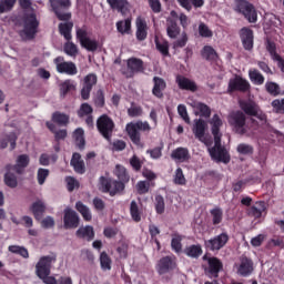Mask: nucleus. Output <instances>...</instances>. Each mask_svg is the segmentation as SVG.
<instances>
[{
    "mask_svg": "<svg viewBox=\"0 0 284 284\" xmlns=\"http://www.w3.org/2000/svg\"><path fill=\"white\" fill-rule=\"evenodd\" d=\"M93 103L95 108H105V93L102 89H99L94 97H93Z\"/></svg>",
    "mask_w": 284,
    "mask_h": 284,
    "instance_id": "nucleus-51",
    "label": "nucleus"
},
{
    "mask_svg": "<svg viewBox=\"0 0 284 284\" xmlns=\"http://www.w3.org/2000/svg\"><path fill=\"white\" fill-rule=\"evenodd\" d=\"M171 159L179 163H187V161L192 159V155H190V150L187 148L179 146L172 151Z\"/></svg>",
    "mask_w": 284,
    "mask_h": 284,
    "instance_id": "nucleus-25",
    "label": "nucleus"
},
{
    "mask_svg": "<svg viewBox=\"0 0 284 284\" xmlns=\"http://www.w3.org/2000/svg\"><path fill=\"white\" fill-rule=\"evenodd\" d=\"M234 10L239 14H243L244 19H246L248 23H256V21H258L256 8H254V4L247 0H235Z\"/></svg>",
    "mask_w": 284,
    "mask_h": 284,
    "instance_id": "nucleus-3",
    "label": "nucleus"
},
{
    "mask_svg": "<svg viewBox=\"0 0 284 284\" xmlns=\"http://www.w3.org/2000/svg\"><path fill=\"white\" fill-rule=\"evenodd\" d=\"M165 88H168V83L163 78H160V77L153 78V89H152L153 97H156V99H163V92H165Z\"/></svg>",
    "mask_w": 284,
    "mask_h": 284,
    "instance_id": "nucleus-26",
    "label": "nucleus"
},
{
    "mask_svg": "<svg viewBox=\"0 0 284 284\" xmlns=\"http://www.w3.org/2000/svg\"><path fill=\"white\" fill-rule=\"evenodd\" d=\"M128 71L122 70V74L126 79H132L134 74H143L145 72V63L139 58H129L126 60Z\"/></svg>",
    "mask_w": 284,
    "mask_h": 284,
    "instance_id": "nucleus-11",
    "label": "nucleus"
},
{
    "mask_svg": "<svg viewBox=\"0 0 284 284\" xmlns=\"http://www.w3.org/2000/svg\"><path fill=\"white\" fill-rule=\"evenodd\" d=\"M155 48L162 57H170V42L168 40L155 38Z\"/></svg>",
    "mask_w": 284,
    "mask_h": 284,
    "instance_id": "nucleus-39",
    "label": "nucleus"
},
{
    "mask_svg": "<svg viewBox=\"0 0 284 284\" xmlns=\"http://www.w3.org/2000/svg\"><path fill=\"white\" fill-rule=\"evenodd\" d=\"M141 214L142 212L139 210V204L136 203V201H131L130 215L132 221H134L135 223H141Z\"/></svg>",
    "mask_w": 284,
    "mask_h": 284,
    "instance_id": "nucleus-50",
    "label": "nucleus"
},
{
    "mask_svg": "<svg viewBox=\"0 0 284 284\" xmlns=\"http://www.w3.org/2000/svg\"><path fill=\"white\" fill-rule=\"evenodd\" d=\"M73 139L80 150H85V131L82 128H78L73 131Z\"/></svg>",
    "mask_w": 284,
    "mask_h": 284,
    "instance_id": "nucleus-36",
    "label": "nucleus"
},
{
    "mask_svg": "<svg viewBox=\"0 0 284 284\" xmlns=\"http://www.w3.org/2000/svg\"><path fill=\"white\" fill-rule=\"evenodd\" d=\"M271 105L275 114H284V98L273 100Z\"/></svg>",
    "mask_w": 284,
    "mask_h": 284,
    "instance_id": "nucleus-57",
    "label": "nucleus"
},
{
    "mask_svg": "<svg viewBox=\"0 0 284 284\" xmlns=\"http://www.w3.org/2000/svg\"><path fill=\"white\" fill-rule=\"evenodd\" d=\"M239 154H243L244 156H247L250 154H254V146L245 143H241L236 148Z\"/></svg>",
    "mask_w": 284,
    "mask_h": 284,
    "instance_id": "nucleus-61",
    "label": "nucleus"
},
{
    "mask_svg": "<svg viewBox=\"0 0 284 284\" xmlns=\"http://www.w3.org/2000/svg\"><path fill=\"white\" fill-rule=\"evenodd\" d=\"M146 154H150V158L153 160H159L161 156H163V144L160 146H155L153 149L146 150Z\"/></svg>",
    "mask_w": 284,
    "mask_h": 284,
    "instance_id": "nucleus-59",
    "label": "nucleus"
},
{
    "mask_svg": "<svg viewBox=\"0 0 284 284\" xmlns=\"http://www.w3.org/2000/svg\"><path fill=\"white\" fill-rule=\"evenodd\" d=\"M199 34L202 39H212L214 37V32L204 22L199 24Z\"/></svg>",
    "mask_w": 284,
    "mask_h": 284,
    "instance_id": "nucleus-53",
    "label": "nucleus"
},
{
    "mask_svg": "<svg viewBox=\"0 0 284 284\" xmlns=\"http://www.w3.org/2000/svg\"><path fill=\"white\" fill-rule=\"evenodd\" d=\"M106 3L110 6L111 10H116L121 14H125L130 2L128 0H106Z\"/></svg>",
    "mask_w": 284,
    "mask_h": 284,
    "instance_id": "nucleus-31",
    "label": "nucleus"
},
{
    "mask_svg": "<svg viewBox=\"0 0 284 284\" xmlns=\"http://www.w3.org/2000/svg\"><path fill=\"white\" fill-rule=\"evenodd\" d=\"M98 132L105 139V141H112V134H114V120L108 114H102L97 120Z\"/></svg>",
    "mask_w": 284,
    "mask_h": 284,
    "instance_id": "nucleus-7",
    "label": "nucleus"
},
{
    "mask_svg": "<svg viewBox=\"0 0 284 284\" xmlns=\"http://www.w3.org/2000/svg\"><path fill=\"white\" fill-rule=\"evenodd\" d=\"M264 88L271 97H280L281 94V85L276 82L267 81Z\"/></svg>",
    "mask_w": 284,
    "mask_h": 284,
    "instance_id": "nucleus-48",
    "label": "nucleus"
},
{
    "mask_svg": "<svg viewBox=\"0 0 284 284\" xmlns=\"http://www.w3.org/2000/svg\"><path fill=\"white\" fill-rule=\"evenodd\" d=\"M14 172V169H12V165H7V173L4 174V183L8 185V187H17V176L12 174Z\"/></svg>",
    "mask_w": 284,
    "mask_h": 284,
    "instance_id": "nucleus-43",
    "label": "nucleus"
},
{
    "mask_svg": "<svg viewBox=\"0 0 284 284\" xmlns=\"http://www.w3.org/2000/svg\"><path fill=\"white\" fill-rule=\"evenodd\" d=\"M166 34L169 39H178L179 34H181V27H179V22L173 18L166 19Z\"/></svg>",
    "mask_w": 284,
    "mask_h": 284,
    "instance_id": "nucleus-27",
    "label": "nucleus"
},
{
    "mask_svg": "<svg viewBox=\"0 0 284 284\" xmlns=\"http://www.w3.org/2000/svg\"><path fill=\"white\" fill-rule=\"evenodd\" d=\"M185 256L189 258H201L203 255V246L201 244H192L184 248Z\"/></svg>",
    "mask_w": 284,
    "mask_h": 284,
    "instance_id": "nucleus-32",
    "label": "nucleus"
},
{
    "mask_svg": "<svg viewBox=\"0 0 284 284\" xmlns=\"http://www.w3.org/2000/svg\"><path fill=\"white\" fill-rule=\"evenodd\" d=\"M51 8L55 12L58 19L60 21H68L70 19V13H61L59 10H63L64 8H70V0H50Z\"/></svg>",
    "mask_w": 284,
    "mask_h": 284,
    "instance_id": "nucleus-18",
    "label": "nucleus"
},
{
    "mask_svg": "<svg viewBox=\"0 0 284 284\" xmlns=\"http://www.w3.org/2000/svg\"><path fill=\"white\" fill-rule=\"evenodd\" d=\"M54 63L57 65L58 72L72 74V63L65 62L62 57H58L54 59Z\"/></svg>",
    "mask_w": 284,
    "mask_h": 284,
    "instance_id": "nucleus-38",
    "label": "nucleus"
},
{
    "mask_svg": "<svg viewBox=\"0 0 284 284\" xmlns=\"http://www.w3.org/2000/svg\"><path fill=\"white\" fill-rule=\"evenodd\" d=\"M209 154L212 161H215L216 163H224L225 165H227L232 160L227 149L221 144V138L214 139V145L209 148Z\"/></svg>",
    "mask_w": 284,
    "mask_h": 284,
    "instance_id": "nucleus-4",
    "label": "nucleus"
},
{
    "mask_svg": "<svg viewBox=\"0 0 284 284\" xmlns=\"http://www.w3.org/2000/svg\"><path fill=\"white\" fill-rule=\"evenodd\" d=\"M230 242V235L227 232H223L214 237L204 241V247L207 252H220Z\"/></svg>",
    "mask_w": 284,
    "mask_h": 284,
    "instance_id": "nucleus-9",
    "label": "nucleus"
},
{
    "mask_svg": "<svg viewBox=\"0 0 284 284\" xmlns=\"http://www.w3.org/2000/svg\"><path fill=\"white\" fill-rule=\"evenodd\" d=\"M265 47H266V51L268 52L271 59L273 61H276L280 70L282 72H284V59L281 57V54H278L276 52V42H274L272 40H266Z\"/></svg>",
    "mask_w": 284,
    "mask_h": 284,
    "instance_id": "nucleus-20",
    "label": "nucleus"
},
{
    "mask_svg": "<svg viewBox=\"0 0 284 284\" xmlns=\"http://www.w3.org/2000/svg\"><path fill=\"white\" fill-rule=\"evenodd\" d=\"M31 212L34 219L39 221L41 216H43V213L45 212V204L43 203V201L38 200L37 202H34L31 206Z\"/></svg>",
    "mask_w": 284,
    "mask_h": 284,
    "instance_id": "nucleus-41",
    "label": "nucleus"
},
{
    "mask_svg": "<svg viewBox=\"0 0 284 284\" xmlns=\"http://www.w3.org/2000/svg\"><path fill=\"white\" fill-rule=\"evenodd\" d=\"M100 265L103 272H110V270H112V258L106 252L100 254Z\"/></svg>",
    "mask_w": 284,
    "mask_h": 284,
    "instance_id": "nucleus-47",
    "label": "nucleus"
},
{
    "mask_svg": "<svg viewBox=\"0 0 284 284\" xmlns=\"http://www.w3.org/2000/svg\"><path fill=\"white\" fill-rule=\"evenodd\" d=\"M202 261H206L207 266H203L204 274L207 278H219V274L223 272V262L216 256L204 254Z\"/></svg>",
    "mask_w": 284,
    "mask_h": 284,
    "instance_id": "nucleus-5",
    "label": "nucleus"
},
{
    "mask_svg": "<svg viewBox=\"0 0 284 284\" xmlns=\"http://www.w3.org/2000/svg\"><path fill=\"white\" fill-rule=\"evenodd\" d=\"M75 236L78 239H84V241H94V227L87 225V226H81L77 233Z\"/></svg>",
    "mask_w": 284,
    "mask_h": 284,
    "instance_id": "nucleus-34",
    "label": "nucleus"
},
{
    "mask_svg": "<svg viewBox=\"0 0 284 284\" xmlns=\"http://www.w3.org/2000/svg\"><path fill=\"white\" fill-rule=\"evenodd\" d=\"M135 26V37L138 41H145L148 39V22L143 18H138Z\"/></svg>",
    "mask_w": 284,
    "mask_h": 284,
    "instance_id": "nucleus-28",
    "label": "nucleus"
},
{
    "mask_svg": "<svg viewBox=\"0 0 284 284\" xmlns=\"http://www.w3.org/2000/svg\"><path fill=\"white\" fill-rule=\"evenodd\" d=\"M248 77L254 85H263V83H265V77L262 75L261 71H258L257 69L250 70Z\"/></svg>",
    "mask_w": 284,
    "mask_h": 284,
    "instance_id": "nucleus-44",
    "label": "nucleus"
},
{
    "mask_svg": "<svg viewBox=\"0 0 284 284\" xmlns=\"http://www.w3.org/2000/svg\"><path fill=\"white\" fill-rule=\"evenodd\" d=\"M173 270H176V257L166 255L159 260L156 264V272L160 276L169 274V272H173Z\"/></svg>",
    "mask_w": 284,
    "mask_h": 284,
    "instance_id": "nucleus-12",
    "label": "nucleus"
},
{
    "mask_svg": "<svg viewBox=\"0 0 284 284\" xmlns=\"http://www.w3.org/2000/svg\"><path fill=\"white\" fill-rule=\"evenodd\" d=\"M14 3H17V0H0V14L10 12L14 8Z\"/></svg>",
    "mask_w": 284,
    "mask_h": 284,
    "instance_id": "nucleus-60",
    "label": "nucleus"
},
{
    "mask_svg": "<svg viewBox=\"0 0 284 284\" xmlns=\"http://www.w3.org/2000/svg\"><path fill=\"white\" fill-rule=\"evenodd\" d=\"M247 90H250V82L240 75L229 82V92H247Z\"/></svg>",
    "mask_w": 284,
    "mask_h": 284,
    "instance_id": "nucleus-16",
    "label": "nucleus"
},
{
    "mask_svg": "<svg viewBox=\"0 0 284 284\" xmlns=\"http://www.w3.org/2000/svg\"><path fill=\"white\" fill-rule=\"evenodd\" d=\"M263 212H265V202L263 201H258L255 205L247 209V214L253 219H261V216H263Z\"/></svg>",
    "mask_w": 284,
    "mask_h": 284,
    "instance_id": "nucleus-33",
    "label": "nucleus"
},
{
    "mask_svg": "<svg viewBox=\"0 0 284 284\" xmlns=\"http://www.w3.org/2000/svg\"><path fill=\"white\" fill-rule=\"evenodd\" d=\"M98 81L99 78H97V74L94 73H89L84 77L83 87L81 89V99H83V101H88V99H90V93L94 85H97Z\"/></svg>",
    "mask_w": 284,
    "mask_h": 284,
    "instance_id": "nucleus-14",
    "label": "nucleus"
},
{
    "mask_svg": "<svg viewBox=\"0 0 284 284\" xmlns=\"http://www.w3.org/2000/svg\"><path fill=\"white\" fill-rule=\"evenodd\" d=\"M8 143H10V150H14V148H17V134L11 133L6 139H3L0 142V148L4 150V148H8Z\"/></svg>",
    "mask_w": 284,
    "mask_h": 284,
    "instance_id": "nucleus-52",
    "label": "nucleus"
},
{
    "mask_svg": "<svg viewBox=\"0 0 284 284\" xmlns=\"http://www.w3.org/2000/svg\"><path fill=\"white\" fill-rule=\"evenodd\" d=\"M72 168L77 174H85V162L81 159V153L72 154Z\"/></svg>",
    "mask_w": 284,
    "mask_h": 284,
    "instance_id": "nucleus-30",
    "label": "nucleus"
},
{
    "mask_svg": "<svg viewBox=\"0 0 284 284\" xmlns=\"http://www.w3.org/2000/svg\"><path fill=\"white\" fill-rule=\"evenodd\" d=\"M9 252H12V254H20L23 258H28V256H30L27 248L17 245L9 246Z\"/></svg>",
    "mask_w": 284,
    "mask_h": 284,
    "instance_id": "nucleus-64",
    "label": "nucleus"
},
{
    "mask_svg": "<svg viewBox=\"0 0 284 284\" xmlns=\"http://www.w3.org/2000/svg\"><path fill=\"white\" fill-rule=\"evenodd\" d=\"M129 163L134 172H141V168H143V161L136 155H133Z\"/></svg>",
    "mask_w": 284,
    "mask_h": 284,
    "instance_id": "nucleus-63",
    "label": "nucleus"
},
{
    "mask_svg": "<svg viewBox=\"0 0 284 284\" xmlns=\"http://www.w3.org/2000/svg\"><path fill=\"white\" fill-rule=\"evenodd\" d=\"M92 112H94V109H92V105L87 102L82 103L80 109L78 110V116L80 119L87 116L85 123L89 128H92L94 125V116H92Z\"/></svg>",
    "mask_w": 284,
    "mask_h": 284,
    "instance_id": "nucleus-22",
    "label": "nucleus"
},
{
    "mask_svg": "<svg viewBox=\"0 0 284 284\" xmlns=\"http://www.w3.org/2000/svg\"><path fill=\"white\" fill-rule=\"evenodd\" d=\"M115 176L119 180H112V178L100 176L99 179V190L103 194H110V196H116L125 190V183L130 182V174L125 166L118 164L115 166Z\"/></svg>",
    "mask_w": 284,
    "mask_h": 284,
    "instance_id": "nucleus-1",
    "label": "nucleus"
},
{
    "mask_svg": "<svg viewBox=\"0 0 284 284\" xmlns=\"http://www.w3.org/2000/svg\"><path fill=\"white\" fill-rule=\"evenodd\" d=\"M196 109L201 113V116H204V119H210V116H212V109H210L207 104L200 102L197 103Z\"/></svg>",
    "mask_w": 284,
    "mask_h": 284,
    "instance_id": "nucleus-62",
    "label": "nucleus"
},
{
    "mask_svg": "<svg viewBox=\"0 0 284 284\" xmlns=\"http://www.w3.org/2000/svg\"><path fill=\"white\" fill-rule=\"evenodd\" d=\"M59 30H60V34H62V37H64V39L68 41L64 44V52L65 54H69V57H72V42H70V39H72V36H71L72 24L60 23Z\"/></svg>",
    "mask_w": 284,
    "mask_h": 284,
    "instance_id": "nucleus-19",
    "label": "nucleus"
},
{
    "mask_svg": "<svg viewBox=\"0 0 284 284\" xmlns=\"http://www.w3.org/2000/svg\"><path fill=\"white\" fill-rule=\"evenodd\" d=\"M115 26L120 34H132V20L130 18L118 21Z\"/></svg>",
    "mask_w": 284,
    "mask_h": 284,
    "instance_id": "nucleus-37",
    "label": "nucleus"
},
{
    "mask_svg": "<svg viewBox=\"0 0 284 284\" xmlns=\"http://www.w3.org/2000/svg\"><path fill=\"white\" fill-rule=\"evenodd\" d=\"M221 128H223V120H221V116H219V114H214L211 120V132L213 134V139H222L223 138Z\"/></svg>",
    "mask_w": 284,
    "mask_h": 284,
    "instance_id": "nucleus-29",
    "label": "nucleus"
},
{
    "mask_svg": "<svg viewBox=\"0 0 284 284\" xmlns=\"http://www.w3.org/2000/svg\"><path fill=\"white\" fill-rule=\"evenodd\" d=\"M183 235L179 234V233H174L172 234V240H171V248L173 250V252H175L176 254H180V252L183 251Z\"/></svg>",
    "mask_w": 284,
    "mask_h": 284,
    "instance_id": "nucleus-42",
    "label": "nucleus"
},
{
    "mask_svg": "<svg viewBox=\"0 0 284 284\" xmlns=\"http://www.w3.org/2000/svg\"><path fill=\"white\" fill-rule=\"evenodd\" d=\"M128 114L131 116V119L143 116V108L135 105L134 102H132L131 108L128 109Z\"/></svg>",
    "mask_w": 284,
    "mask_h": 284,
    "instance_id": "nucleus-58",
    "label": "nucleus"
},
{
    "mask_svg": "<svg viewBox=\"0 0 284 284\" xmlns=\"http://www.w3.org/2000/svg\"><path fill=\"white\" fill-rule=\"evenodd\" d=\"M29 163H30V156L22 154V155L18 156L16 165L11 166V169L17 174H21L23 172V170H26V168H28Z\"/></svg>",
    "mask_w": 284,
    "mask_h": 284,
    "instance_id": "nucleus-35",
    "label": "nucleus"
},
{
    "mask_svg": "<svg viewBox=\"0 0 284 284\" xmlns=\"http://www.w3.org/2000/svg\"><path fill=\"white\" fill-rule=\"evenodd\" d=\"M173 183L175 185H186L187 184V180L185 179V174H183V169L178 168L175 170V174L173 178Z\"/></svg>",
    "mask_w": 284,
    "mask_h": 284,
    "instance_id": "nucleus-54",
    "label": "nucleus"
},
{
    "mask_svg": "<svg viewBox=\"0 0 284 284\" xmlns=\"http://www.w3.org/2000/svg\"><path fill=\"white\" fill-rule=\"evenodd\" d=\"M75 209L81 213V216L84 219V221H92V213L90 212V207L83 204V202H77Z\"/></svg>",
    "mask_w": 284,
    "mask_h": 284,
    "instance_id": "nucleus-49",
    "label": "nucleus"
},
{
    "mask_svg": "<svg viewBox=\"0 0 284 284\" xmlns=\"http://www.w3.org/2000/svg\"><path fill=\"white\" fill-rule=\"evenodd\" d=\"M240 108L247 116H258V110H261L258 104L252 100L240 101Z\"/></svg>",
    "mask_w": 284,
    "mask_h": 284,
    "instance_id": "nucleus-23",
    "label": "nucleus"
},
{
    "mask_svg": "<svg viewBox=\"0 0 284 284\" xmlns=\"http://www.w3.org/2000/svg\"><path fill=\"white\" fill-rule=\"evenodd\" d=\"M75 37L79 40L81 48H84V50H88V52H97V50H99V42L90 39L88 27L77 28Z\"/></svg>",
    "mask_w": 284,
    "mask_h": 284,
    "instance_id": "nucleus-8",
    "label": "nucleus"
},
{
    "mask_svg": "<svg viewBox=\"0 0 284 284\" xmlns=\"http://www.w3.org/2000/svg\"><path fill=\"white\" fill-rule=\"evenodd\" d=\"M205 130H207V122L203 119H195L193 134L201 143H205Z\"/></svg>",
    "mask_w": 284,
    "mask_h": 284,
    "instance_id": "nucleus-24",
    "label": "nucleus"
},
{
    "mask_svg": "<svg viewBox=\"0 0 284 284\" xmlns=\"http://www.w3.org/2000/svg\"><path fill=\"white\" fill-rule=\"evenodd\" d=\"M152 130V126H150V123L148 121H136V122H129L125 125V132L130 139V141L133 143V145H136V148H145V144L141 141V132H150Z\"/></svg>",
    "mask_w": 284,
    "mask_h": 284,
    "instance_id": "nucleus-2",
    "label": "nucleus"
},
{
    "mask_svg": "<svg viewBox=\"0 0 284 284\" xmlns=\"http://www.w3.org/2000/svg\"><path fill=\"white\" fill-rule=\"evenodd\" d=\"M201 55L206 61H216V58L219 57L216 50H214V48H212L211 45H204Z\"/></svg>",
    "mask_w": 284,
    "mask_h": 284,
    "instance_id": "nucleus-46",
    "label": "nucleus"
},
{
    "mask_svg": "<svg viewBox=\"0 0 284 284\" xmlns=\"http://www.w3.org/2000/svg\"><path fill=\"white\" fill-rule=\"evenodd\" d=\"M254 272V262L252 258L247 256H242L240 258V264L237 266V274L239 276H243L244 278L251 276Z\"/></svg>",
    "mask_w": 284,
    "mask_h": 284,
    "instance_id": "nucleus-17",
    "label": "nucleus"
},
{
    "mask_svg": "<svg viewBox=\"0 0 284 284\" xmlns=\"http://www.w3.org/2000/svg\"><path fill=\"white\" fill-rule=\"evenodd\" d=\"M57 263V256L48 255L40 257L39 262L36 265V274L39 278H45L50 276V270H52V264Z\"/></svg>",
    "mask_w": 284,
    "mask_h": 284,
    "instance_id": "nucleus-10",
    "label": "nucleus"
},
{
    "mask_svg": "<svg viewBox=\"0 0 284 284\" xmlns=\"http://www.w3.org/2000/svg\"><path fill=\"white\" fill-rule=\"evenodd\" d=\"M178 3L181 6V8H184V10H187L190 12L193 8H203L205 6V0H178Z\"/></svg>",
    "mask_w": 284,
    "mask_h": 284,
    "instance_id": "nucleus-40",
    "label": "nucleus"
},
{
    "mask_svg": "<svg viewBox=\"0 0 284 284\" xmlns=\"http://www.w3.org/2000/svg\"><path fill=\"white\" fill-rule=\"evenodd\" d=\"M227 121L235 134H241V136H243V134H247V129L245 128L247 118L243 111L231 112L227 116Z\"/></svg>",
    "mask_w": 284,
    "mask_h": 284,
    "instance_id": "nucleus-6",
    "label": "nucleus"
},
{
    "mask_svg": "<svg viewBox=\"0 0 284 284\" xmlns=\"http://www.w3.org/2000/svg\"><path fill=\"white\" fill-rule=\"evenodd\" d=\"M175 83H178V88L180 90H186L187 92H196V90H199L196 82L189 78H185V75H176Z\"/></svg>",
    "mask_w": 284,
    "mask_h": 284,
    "instance_id": "nucleus-21",
    "label": "nucleus"
},
{
    "mask_svg": "<svg viewBox=\"0 0 284 284\" xmlns=\"http://www.w3.org/2000/svg\"><path fill=\"white\" fill-rule=\"evenodd\" d=\"M52 121L53 123H58V125H68V123L70 122V116L63 113L55 112L52 115Z\"/></svg>",
    "mask_w": 284,
    "mask_h": 284,
    "instance_id": "nucleus-56",
    "label": "nucleus"
},
{
    "mask_svg": "<svg viewBox=\"0 0 284 284\" xmlns=\"http://www.w3.org/2000/svg\"><path fill=\"white\" fill-rule=\"evenodd\" d=\"M212 224L213 225H221L223 223V209L216 206L210 211Z\"/></svg>",
    "mask_w": 284,
    "mask_h": 284,
    "instance_id": "nucleus-45",
    "label": "nucleus"
},
{
    "mask_svg": "<svg viewBox=\"0 0 284 284\" xmlns=\"http://www.w3.org/2000/svg\"><path fill=\"white\" fill-rule=\"evenodd\" d=\"M240 39L244 50L252 52L254 50V31L247 27L240 30Z\"/></svg>",
    "mask_w": 284,
    "mask_h": 284,
    "instance_id": "nucleus-13",
    "label": "nucleus"
},
{
    "mask_svg": "<svg viewBox=\"0 0 284 284\" xmlns=\"http://www.w3.org/2000/svg\"><path fill=\"white\" fill-rule=\"evenodd\" d=\"M37 28H39V21H37V16L31 13L24 18V29L23 33L27 39H33L34 34H37Z\"/></svg>",
    "mask_w": 284,
    "mask_h": 284,
    "instance_id": "nucleus-15",
    "label": "nucleus"
},
{
    "mask_svg": "<svg viewBox=\"0 0 284 284\" xmlns=\"http://www.w3.org/2000/svg\"><path fill=\"white\" fill-rule=\"evenodd\" d=\"M154 205L156 214H165V199L163 195H155Z\"/></svg>",
    "mask_w": 284,
    "mask_h": 284,
    "instance_id": "nucleus-55",
    "label": "nucleus"
}]
</instances>
